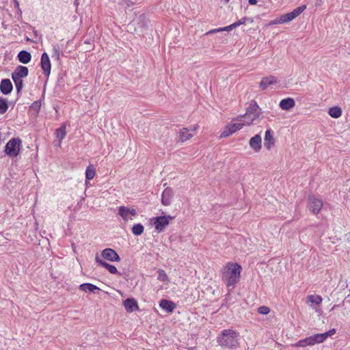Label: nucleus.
I'll list each match as a JSON object with an SVG mask.
<instances>
[{"label":"nucleus","instance_id":"nucleus-25","mask_svg":"<svg viewBox=\"0 0 350 350\" xmlns=\"http://www.w3.org/2000/svg\"><path fill=\"white\" fill-rule=\"evenodd\" d=\"M79 289L83 291H85V292L90 291V292H92V293H95V291L100 290V288L98 287H97L96 286H95L92 284H90V283H85V284H81L79 286Z\"/></svg>","mask_w":350,"mask_h":350},{"label":"nucleus","instance_id":"nucleus-29","mask_svg":"<svg viewBox=\"0 0 350 350\" xmlns=\"http://www.w3.org/2000/svg\"><path fill=\"white\" fill-rule=\"evenodd\" d=\"M144 230V227L141 224H135L132 228V232L136 236L141 235Z\"/></svg>","mask_w":350,"mask_h":350},{"label":"nucleus","instance_id":"nucleus-15","mask_svg":"<svg viewBox=\"0 0 350 350\" xmlns=\"http://www.w3.org/2000/svg\"><path fill=\"white\" fill-rule=\"evenodd\" d=\"M95 260L96 262L99 264V265L105 267L110 273L120 275V273L118 271L117 268L114 265H110L107 262L101 260L98 256H96Z\"/></svg>","mask_w":350,"mask_h":350},{"label":"nucleus","instance_id":"nucleus-39","mask_svg":"<svg viewBox=\"0 0 350 350\" xmlns=\"http://www.w3.org/2000/svg\"><path fill=\"white\" fill-rule=\"evenodd\" d=\"M235 27H237V25L236 24V22L227 26V27H220V32L221 31H230L231 30H232Z\"/></svg>","mask_w":350,"mask_h":350},{"label":"nucleus","instance_id":"nucleus-31","mask_svg":"<svg viewBox=\"0 0 350 350\" xmlns=\"http://www.w3.org/2000/svg\"><path fill=\"white\" fill-rule=\"evenodd\" d=\"M308 299L310 302L315 304L316 305H319L322 301L321 297L317 295H311L308 296Z\"/></svg>","mask_w":350,"mask_h":350},{"label":"nucleus","instance_id":"nucleus-2","mask_svg":"<svg viewBox=\"0 0 350 350\" xmlns=\"http://www.w3.org/2000/svg\"><path fill=\"white\" fill-rule=\"evenodd\" d=\"M239 333L233 329H224L220 336V346L233 348L238 345Z\"/></svg>","mask_w":350,"mask_h":350},{"label":"nucleus","instance_id":"nucleus-27","mask_svg":"<svg viewBox=\"0 0 350 350\" xmlns=\"http://www.w3.org/2000/svg\"><path fill=\"white\" fill-rule=\"evenodd\" d=\"M328 114L334 118H338L342 115V110L339 107H332L329 109Z\"/></svg>","mask_w":350,"mask_h":350},{"label":"nucleus","instance_id":"nucleus-44","mask_svg":"<svg viewBox=\"0 0 350 350\" xmlns=\"http://www.w3.org/2000/svg\"><path fill=\"white\" fill-rule=\"evenodd\" d=\"M217 31V30H216V29H215V30H213V31H209L208 33H211V32H213V31L215 32V31Z\"/></svg>","mask_w":350,"mask_h":350},{"label":"nucleus","instance_id":"nucleus-40","mask_svg":"<svg viewBox=\"0 0 350 350\" xmlns=\"http://www.w3.org/2000/svg\"><path fill=\"white\" fill-rule=\"evenodd\" d=\"M336 333V329L334 328L329 329L328 332H326L325 333H323V336L324 338V340H325L328 337L332 336Z\"/></svg>","mask_w":350,"mask_h":350},{"label":"nucleus","instance_id":"nucleus-33","mask_svg":"<svg viewBox=\"0 0 350 350\" xmlns=\"http://www.w3.org/2000/svg\"><path fill=\"white\" fill-rule=\"evenodd\" d=\"M157 279L162 281V282H168L169 278L165 273V271L162 269H159L158 271V277Z\"/></svg>","mask_w":350,"mask_h":350},{"label":"nucleus","instance_id":"nucleus-18","mask_svg":"<svg viewBox=\"0 0 350 350\" xmlns=\"http://www.w3.org/2000/svg\"><path fill=\"white\" fill-rule=\"evenodd\" d=\"M276 77L273 76L265 77L262 79L259 86L261 88V90H265L268 88L269 85L275 84L276 83Z\"/></svg>","mask_w":350,"mask_h":350},{"label":"nucleus","instance_id":"nucleus-13","mask_svg":"<svg viewBox=\"0 0 350 350\" xmlns=\"http://www.w3.org/2000/svg\"><path fill=\"white\" fill-rule=\"evenodd\" d=\"M174 196V191L171 187H167L163 191L161 196V203L163 206H169L172 203Z\"/></svg>","mask_w":350,"mask_h":350},{"label":"nucleus","instance_id":"nucleus-1","mask_svg":"<svg viewBox=\"0 0 350 350\" xmlns=\"http://www.w3.org/2000/svg\"><path fill=\"white\" fill-rule=\"evenodd\" d=\"M241 269V266L238 263L228 262L224 266L222 271V280L228 288V293L239 282Z\"/></svg>","mask_w":350,"mask_h":350},{"label":"nucleus","instance_id":"nucleus-42","mask_svg":"<svg viewBox=\"0 0 350 350\" xmlns=\"http://www.w3.org/2000/svg\"><path fill=\"white\" fill-rule=\"evenodd\" d=\"M126 3L128 6H131V5H133V3L131 1H126Z\"/></svg>","mask_w":350,"mask_h":350},{"label":"nucleus","instance_id":"nucleus-10","mask_svg":"<svg viewBox=\"0 0 350 350\" xmlns=\"http://www.w3.org/2000/svg\"><path fill=\"white\" fill-rule=\"evenodd\" d=\"M198 125H194L191 129L183 128L179 131V140L185 142L190 139L193 135L194 133L198 130Z\"/></svg>","mask_w":350,"mask_h":350},{"label":"nucleus","instance_id":"nucleus-6","mask_svg":"<svg viewBox=\"0 0 350 350\" xmlns=\"http://www.w3.org/2000/svg\"><path fill=\"white\" fill-rule=\"evenodd\" d=\"M323 207L322 200L315 195L310 194L308 199V208L314 215L318 214Z\"/></svg>","mask_w":350,"mask_h":350},{"label":"nucleus","instance_id":"nucleus-9","mask_svg":"<svg viewBox=\"0 0 350 350\" xmlns=\"http://www.w3.org/2000/svg\"><path fill=\"white\" fill-rule=\"evenodd\" d=\"M243 123H231L226 125L224 131L220 133L221 137H226L239 131L243 128Z\"/></svg>","mask_w":350,"mask_h":350},{"label":"nucleus","instance_id":"nucleus-38","mask_svg":"<svg viewBox=\"0 0 350 350\" xmlns=\"http://www.w3.org/2000/svg\"><path fill=\"white\" fill-rule=\"evenodd\" d=\"M59 49L58 46H54L53 49L52 57L55 58L57 60L59 59Z\"/></svg>","mask_w":350,"mask_h":350},{"label":"nucleus","instance_id":"nucleus-22","mask_svg":"<svg viewBox=\"0 0 350 350\" xmlns=\"http://www.w3.org/2000/svg\"><path fill=\"white\" fill-rule=\"evenodd\" d=\"M160 307L167 312H172L176 308V304L169 300L162 299L159 304Z\"/></svg>","mask_w":350,"mask_h":350},{"label":"nucleus","instance_id":"nucleus-24","mask_svg":"<svg viewBox=\"0 0 350 350\" xmlns=\"http://www.w3.org/2000/svg\"><path fill=\"white\" fill-rule=\"evenodd\" d=\"M310 346L323 342L325 341L322 334H317L308 337Z\"/></svg>","mask_w":350,"mask_h":350},{"label":"nucleus","instance_id":"nucleus-37","mask_svg":"<svg viewBox=\"0 0 350 350\" xmlns=\"http://www.w3.org/2000/svg\"><path fill=\"white\" fill-rule=\"evenodd\" d=\"M258 312L262 314H267L270 312V309L267 306H260L258 308Z\"/></svg>","mask_w":350,"mask_h":350},{"label":"nucleus","instance_id":"nucleus-41","mask_svg":"<svg viewBox=\"0 0 350 350\" xmlns=\"http://www.w3.org/2000/svg\"><path fill=\"white\" fill-rule=\"evenodd\" d=\"M248 2L250 5H256L257 3V0H248Z\"/></svg>","mask_w":350,"mask_h":350},{"label":"nucleus","instance_id":"nucleus-4","mask_svg":"<svg viewBox=\"0 0 350 350\" xmlns=\"http://www.w3.org/2000/svg\"><path fill=\"white\" fill-rule=\"evenodd\" d=\"M261 109L256 102L252 103L247 108L246 113L244 115L245 122L247 124H250L256 118H259Z\"/></svg>","mask_w":350,"mask_h":350},{"label":"nucleus","instance_id":"nucleus-20","mask_svg":"<svg viewBox=\"0 0 350 350\" xmlns=\"http://www.w3.org/2000/svg\"><path fill=\"white\" fill-rule=\"evenodd\" d=\"M280 108L283 110H289L295 105V100L291 98L282 99L279 104Z\"/></svg>","mask_w":350,"mask_h":350},{"label":"nucleus","instance_id":"nucleus-8","mask_svg":"<svg viewBox=\"0 0 350 350\" xmlns=\"http://www.w3.org/2000/svg\"><path fill=\"white\" fill-rule=\"evenodd\" d=\"M174 219V217L167 215V216H159L153 217L152 221L156 231L158 232H161L165 230V228L169 225L170 220Z\"/></svg>","mask_w":350,"mask_h":350},{"label":"nucleus","instance_id":"nucleus-3","mask_svg":"<svg viewBox=\"0 0 350 350\" xmlns=\"http://www.w3.org/2000/svg\"><path fill=\"white\" fill-rule=\"evenodd\" d=\"M306 8V5H301L296 8L292 12L281 15L280 17L276 19L271 21L269 23L270 25H276V24H283L288 23L296 17H297L301 12H303Z\"/></svg>","mask_w":350,"mask_h":350},{"label":"nucleus","instance_id":"nucleus-30","mask_svg":"<svg viewBox=\"0 0 350 350\" xmlns=\"http://www.w3.org/2000/svg\"><path fill=\"white\" fill-rule=\"evenodd\" d=\"M8 109V100L6 98L0 97V114H4Z\"/></svg>","mask_w":350,"mask_h":350},{"label":"nucleus","instance_id":"nucleus-26","mask_svg":"<svg viewBox=\"0 0 350 350\" xmlns=\"http://www.w3.org/2000/svg\"><path fill=\"white\" fill-rule=\"evenodd\" d=\"M66 135V124H64L61 126V127L56 130V136L59 139L58 146L61 145L62 140L65 137Z\"/></svg>","mask_w":350,"mask_h":350},{"label":"nucleus","instance_id":"nucleus-36","mask_svg":"<svg viewBox=\"0 0 350 350\" xmlns=\"http://www.w3.org/2000/svg\"><path fill=\"white\" fill-rule=\"evenodd\" d=\"M41 107V103L39 100H36L31 104L30 106V109L35 111L36 113H38Z\"/></svg>","mask_w":350,"mask_h":350},{"label":"nucleus","instance_id":"nucleus-23","mask_svg":"<svg viewBox=\"0 0 350 350\" xmlns=\"http://www.w3.org/2000/svg\"><path fill=\"white\" fill-rule=\"evenodd\" d=\"M18 59L23 64H27L31 61V55L26 51H21L18 54Z\"/></svg>","mask_w":350,"mask_h":350},{"label":"nucleus","instance_id":"nucleus-16","mask_svg":"<svg viewBox=\"0 0 350 350\" xmlns=\"http://www.w3.org/2000/svg\"><path fill=\"white\" fill-rule=\"evenodd\" d=\"M29 70L27 67L23 66H18L15 70L12 72V77L15 78L23 79L28 75Z\"/></svg>","mask_w":350,"mask_h":350},{"label":"nucleus","instance_id":"nucleus-19","mask_svg":"<svg viewBox=\"0 0 350 350\" xmlns=\"http://www.w3.org/2000/svg\"><path fill=\"white\" fill-rule=\"evenodd\" d=\"M13 89L12 84L10 79H3L0 84V90L3 94H10Z\"/></svg>","mask_w":350,"mask_h":350},{"label":"nucleus","instance_id":"nucleus-32","mask_svg":"<svg viewBox=\"0 0 350 350\" xmlns=\"http://www.w3.org/2000/svg\"><path fill=\"white\" fill-rule=\"evenodd\" d=\"M12 80L14 81V82L15 83V86H16V89L17 92L19 93L21 91V90L23 88V79L15 78V77H12Z\"/></svg>","mask_w":350,"mask_h":350},{"label":"nucleus","instance_id":"nucleus-43","mask_svg":"<svg viewBox=\"0 0 350 350\" xmlns=\"http://www.w3.org/2000/svg\"><path fill=\"white\" fill-rule=\"evenodd\" d=\"M139 18H140L141 20H144V19H145V16H144V15H141V16H139Z\"/></svg>","mask_w":350,"mask_h":350},{"label":"nucleus","instance_id":"nucleus-45","mask_svg":"<svg viewBox=\"0 0 350 350\" xmlns=\"http://www.w3.org/2000/svg\"><path fill=\"white\" fill-rule=\"evenodd\" d=\"M85 184H86V185H89V183H88L87 180L85 181Z\"/></svg>","mask_w":350,"mask_h":350},{"label":"nucleus","instance_id":"nucleus-5","mask_svg":"<svg viewBox=\"0 0 350 350\" xmlns=\"http://www.w3.org/2000/svg\"><path fill=\"white\" fill-rule=\"evenodd\" d=\"M21 140L19 138H12L6 144L5 152L10 157H16L20 151Z\"/></svg>","mask_w":350,"mask_h":350},{"label":"nucleus","instance_id":"nucleus-28","mask_svg":"<svg viewBox=\"0 0 350 350\" xmlns=\"http://www.w3.org/2000/svg\"><path fill=\"white\" fill-rule=\"evenodd\" d=\"M96 175V170L93 165H90L85 171L86 180H92Z\"/></svg>","mask_w":350,"mask_h":350},{"label":"nucleus","instance_id":"nucleus-7","mask_svg":"<svg viewBox=\"0 0 350 350\" xmlns=\"http://www.w3.org/2000/svg\"><path fill=\"white\" fill-rule=\"evenodd\" d=\"M118 215L124 220L127 222L129 220H133L137 215V211L135 208L130 206H120L118 208Z\"/></svg>","mask_w":350,"mask_h":350},{"label":"nucleus","instance_id":"nucleus-14","mask_svg":"<svg viewBox=\"0 0 350 350\" xmlns=\"http://www.w3.org/2000/svg\"><path fill=\"white\" fill-rule=\"evenodd\" d=\"M250 146L255 152H258L262 148V139L260 135L257 134L252 137L249 142Z\"/></svg>","mask_w":350,"mask_h":350},{"label":"nucleus","instance_id":"nucleus-11","mask_svg":"<svg viewBox=\"0 0 350 350\" xmlns=\"http://www.w3.org/2000/svg\"><path fill=\"white\" fill-rule=\"evenodd\" d=\"M101 255L105 259L111 262H119L120 260V258L117 252L111 248L103 250Z\"/></svg>","mask_w":350,"mask_h":350},{"label":"nucleus","instance_id":"nucleus-34","mask_svg":"<svg viewBox=\"0 0 350 350\" xmlns=\"http://www.w3.org/2000/svg\"><path fill=\"white\" fill-rule=\"evenodd\" d=\"M295 347H307V346H310L308 337L299 340L297 343L295 344Z\"/></svg>","mask_w":350,"mask_h":350},{"label":"nucleus","instance_id":"nucleus-21","mask_svg":"<svg viewBox=\"0 0 350 350\" xmlns=\"http://www.w3.org/2000/svg\"><path fill=\"white\" fill-rule=\"evenodd\" d=\"M275 140L272 135V131L271 129H267L265 132V146L270 150L271 148L272 145L274 144Z\"/></svg>","mask_w":350,"mask_h":350},{"label":"nucleus","instance_id":"nucleus-17","mask_svg":"<svg viewBox=\"0 0 350 350\" xmlns=\"http://www.w3.org/2000/svg\"><path fill=\"white\" fill-rule=\"evenodd\" d=\"M124 306L127 312H133L138 310V305L136 300L133 298H128L124 301Z\"/></svg>","mask_w":350,"mask_h":350},{"label":"nucleus","instance_id":"nucleus-35","mask_svg":"<svg viewBox=\"0 0 350 350\" xmlns=\"http://www.w3.org/2000/svg\"><path fill=\"white\" fill-rule=\"evenodd\" d=\"M254 22L253 18L250 17H243L239 21L236 22V24L237 27L240 26L241 25L246 24L247 23H252Z\"/></svg>","mask_w":350,"mask_h":350},{"label":"nucleus","instance_id":"nucleus-12","mask_svg":"<svg viewBox=\"0 0 350 350\" xmlns=\"http://www.w3.org/2000/svg\"><path fill=\"white\" fill-rule=\"evenodd\" d=\"M40 64L43 70L44 75L49 76L51 73V64L49 57L46 53H44L42 55Z\"/></svg>","mask_w":350,"mask_h":350}]
</instances>
